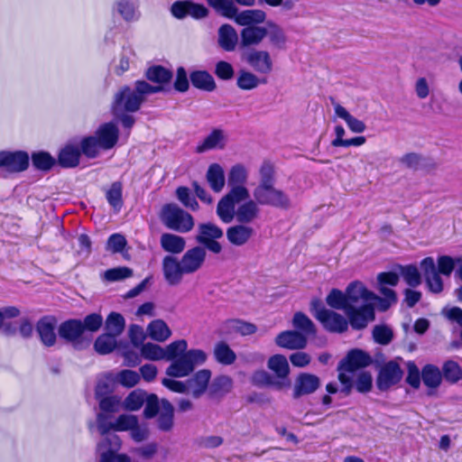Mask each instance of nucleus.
<instances>
[{"label":"nucleus","instance_id":"obj_1","mask_svg":"<svg viewBox=\"0 0 462 462\" xmlns=\"http://www.w3.org/2000/svg\"><path fill=\"white\" fill-rule=\"evenodd\" d=\"M164 90L160 86H152L145 80H136L134 88L124 86L114 96L112 110L137 112L146 97Z\"/></svg>","mask_w":462,"mask_h":462},{"label":"nucleus","instance_id":"obj_2","mask_svg":"<svg viewBox=\"0 0 462 462\" xmlns=\"http://www.w3.org/2000/svg\"><path fill=\"white\" fill-rule=\"evenodd\" d=\"M208 4L222 16L235 20L240 26H255L265 21V13L262 10L250 9L238 12L232 0H206Z\"/></svg>","mask_w":462,"mask_h":462},{"label":"nucleus","instance_id":"obj_3","mask_svg":"<svg viewBox=\"0 0 462 462\" xmlns=\"http://www.w3.org/2000/svg\"><path fill=\"white\" fill-rule=\"evenodd\" d=\"M310 312L320 322L323 328L331 333H343L348 328L347 319L341 314L324 307L319 299L310 301Z\"/></svg>","mask_w":462,"mask_h":462},{"label":"nucleus","instance_id":"obj_4","mask_svg":"<svg viewBox=\"0 0 462 462\" xmlns=\"http://www.w3.org/2000/svg\"><path fill=\"white\" fill-rule=\"evenodd\" d=\"M207 354L201 349H190L180 355L166 369L171 377H184L191 374L197 365H203Z\"/></svg>","mask_w":462,"mask_h":462},{"label":"nucleus","instance_id":"obj_5","mask_svg":"<svg viewBox=\"0 0 462 462\" xmlns=\"http://www.w3.org/2000/svg\"><path fill=\"white\" fill-rule=\"evenodd\" d=\"M161 218L169 229L180 233H187L194 226L192 216L175 204L165 205L162 209Z\"/></svg>","mask_w":462,"mask_h":462},{"label":"nucleus","instance_id":"obj_6","mask_svg":"<svg viewBox=\"0 0 462 462\" xmlns=\"http://www.w3.org/2000/svg\"><path fill=\"white\" fill-rule=\"evenodd\" d=\"M254 199L259 205L270 206L281 209L291 207V200L287 193L276 189L274 184L256 186L253 191Z\"/></svg>","mask_w":462,"mask_h":462},{"label":"nucleus","instance_id":"obj_7","mask_svg":"<svg viewBox=\"0 0 462 462\" xmlns=\"http://www.w3.org/2000/svg\"><path fill=\"white\" fill-rule=\"evenodd\" d=\"M197 231L195 239L199 245L214 254L221 252L222 246L217 240L224 236V232L219 226L211 222L202 223L198 226Z\"/></svg>","mask_w":462,"mask_h":462},{"label":"nucleus","instance_id":"obj_8","mask_svg":"<svg viewBox=\"0 0 462 462\" xmlns=\"http://www.w3.org/2000/svg\"><path fill=\"white\" fill-rule=\"evenodd\" d=\"M345 314L347 322L356 330L364 329L375 318L374 308L371 303H362L359 307L350 306Z\"/></svg>","mask_w":462,"mask_h":462},{"label":"nucleus","instance_id":"obj_9","mask_svg":"<svg viewBox=\"0 0 462 462\" xmlns=\"http://www.w3.org/2000/svg\"><path fill=\"white\" fill-rule=\"evenodd\" d=\"M29 154L23 151L0 152V168H4L9 172L25 171L29 166Z\"/></svg>","mask_w":462,"mask_h":462},{"label":"nucleus","instance_id":"obj_10","mask_svg":"<svg viewBox=\"0 0 462 462\" xmlns=\"http://www.w3.org/2000/svg\"><path fill=\"white\" fill-rule=\"evenodd\" d=\"M403 372L395 361L387 362L379 371L376 385L379 390L386 391L397 384L402 378Z\"/></svg>","mask_w":462,"mask_h":462},{"label":"nucleus","instance_id":"obj_11","mask_svg":"<svg viewBox=\"0 0 462 462\" xmlns=\"http://www.w3.org/2000/svg\"><path fill=\"white\" fill-rule=\"evenodd\" d=\"M171 13L177 19L188 16L201 19L208 15V10L203 5L186 0L174 2L171 6Z\"/></svg>","mask_w":462,"mask_h":462},{"label":"nucleus","instance_id":"obj_12","mask_svg":"<svg viewBox=\"0 0 462 462\" xmlns=\"http://www.w3.org/2000/svg\"><path fill=\"white\" fill-rule=\"evenodd\" d=\"M372 362L373 359L369 354L356 348L350 350L346 356L340 361L338 370L354 373L357 369L367 367Z\"/></svg>","mask_w":462,"mask_h":462},{"label":"nucleus","instance_id":"obj_13","mask_svg":"<svg viewBox=\"0 0 462 462\" xmlns=\"http://www.w3.org/2000/svg\"><path fill=\"white\" fill-rule=\"evenodd\" d=\"M320 384L319 376L309 373H300L295 379L292 397L299 399L303 395L311 394L319 388Z\"/></svg>","mask_w":462,"mask_h":462},{"label":"nucleus","instance_id":"obj_14","mask_svg":"<svg viewBox=\"0 0 462 462\" xmlns=\"http://www.w3.org/2000/svg\"><path fill=\"white\" fill-rule=\"evenodd\" d=\"M206 249L202 246H195L189 249L181 257L182 271L186 274L197 272L202 266L206 259Z\"/></svg>","mask_w":462,"mask_h":462},{"label":"nucleus","instance_id":"obj_15","mask_svg":"<svg viewBox=\"0 0 462 462\" xmlns=\"http://www.w3.org/2000/svg\"><path fill=\"white\" fill-rule=\"evenodd\" d=\"M277 346L282 348L296 350L303 349L308 343L305 335L296 330H285L275 337Z\"/></svg>","mask_w":462,"mask_h":462},{"label":"nucleus","instance_id":"obj_16","mask_svg":"<svg viewBox=\"0 0 462 462\" xmlns=\"http://www.w3.org/2000/svg\"><path fill=\"white\" fill-rule=\"evenodd\" d=\"M95 136L100 144V149H112L117 143L119 130L113 122L101 125L96 131Z\"/></svg>","mask_w":462,"mask_h":462},{"label":"nucleus","instance_id":"obj_17","mask_svg":"<svg viewBox=\"0 0 462 462\" xmlns=\"http://www.w3.org/2000/svg\"><path fill=\"white\" fill-rule=\"evenodd\" d=\"M162 272L166 282L170 285H177L181 280L182 276L186 274L182 271L181 262L178 261L172 255H166L162 260Z\"/></svg>","mask_w":462,"mask_h":462},{"label":"nucleus","instance_id":"obj_18","mask_svg":"<svg viewBox=\"0 0 462 462\" xmlns=\"http://www.w3.org/2000/svg\"><path fill=\"white\" fill-rule=\"evenodd\" d=\"M55 325V319L50 316L40 319L36 324V331L45 346H52L56 343Z\"/></svg>","mask_w":462,"mask_h":462},{"label":"nucleus","instance_id":"obj_19","mask_svg":"<svg viewBox=\"0 0 462 462\" xmlns=\"http://www.w3.org/2000/svg\"><path fill=\"white\" fill-rule=\"evenodd\" d=\"M58 332L65 341L76 344L84 333V326L79 319H69L60 325Z\"/></svg>","mask_w":462,"mask_h":462},{"label":"nucleus","instance_id":"obj_20","mask_svg":"<svg viewBox=\"0 0 462 462\" xmlns=\"http://www.w3.org/2000/svg\"><path fill=\"white\" fill-rule=\"evenodd\" d=\"M346 296L350 306H356L361 300H363L364 303H368V300L376 298L372 291H368L363 283L359 282H353L347 286Z\"/></svg>","mask_w":462,"mask_h":462},{"label":"nucleus","instance_id":"obj_21","mask_svg":"<svg viewBox=\"0 0 462 462\" xmlns=\"http://www.w3.org/2000/svg\"><path fill=\"white\" fill-rule=\"evenodd\" d=\"M211 377V372L208 369H202L197 372L191 378L187 380L189 393L194 398H199L208 389Z\"/></svg>","mask_w":462,"mask_h":462},{"label":"nucleus","instance_id":"obj_22","mask_svg":"<svg viewBox=\"0 0 462 462\" xmlns=\"http://www.w3.org/2000/svg\"><path fill=\"white\" fill-rule=\"evenodd\" d=\"M248 64L257 72L268 74L272 71L273 62L267 51H253L246 57Z\"/></svg>","mask_w":462,"mask_h":462},{"label":"nucleus","instance_id":"obj_23","mask_svg":"<svg viewBox=\"0 0 462 462\" xmlns=\"http://www.w3.org/2000/svg\"><path fill=\"white\" fill-rule=\"evenodd\" d=\"M254 229L251 226L244 224L229 226L226 229V238L230 244L236 246H242L245 245L252 236Z\"/></svg>","mask_w":462,"mask_h":462},{"label":"nucleus","instance_id":"obj_24","mask_svg":"<svg viewBox=\"0 0 462 462\" xmlns=\"http://www.w3.org/2000/svg\"><path fill=\"white\" fill-rule=\"evenodd\" d=\"M191 85L202 91L212 92L217 88L213 76L207 70H193L189 73Z\"/></svg>","mask_w":462,"mask_h":462},{"label":"nucleus","instance_id":"obj_25","mask_svg":"<svg viewBox=\"0 0 462 462\" xmlns=\"http://www.w3.org/2000/svg\"><path fill=\"white\" fill-rule=\"evenodd\" d=\"M157 415L158 429L163 432L171 430L174 425V408L168 400L161 401V411Z\"/></svg>","mask_w":462,"mask_h":462},{"label":"nucleus","instance_id":"obj_26","mask_svg":"<svg viewBox=\"0 0 462 462\" xmlns=\"http://www.w3.org/2000/svg\"><path fill=\"white\" fill-rule=\"evenodd\" d=\"M225 147V134L221 129H214L205 139L196 147L198 153H203L209 150L223 149Z\"/></svg>","mask_w":462,"mask_h":462},{"label":"nucleus","instance_id":"obj_27","mask_svg":"<svg viewBox=\"0 0 462 462\" xmlns=\"http://www.w3.org/2000/svg\"><path fill=\"white\" fill-rule=\"evenodd\" d=\"M256 200L249 199L244 204L240 205L236 212V218L241 224L251 223L257 217L260 208Z\"/></svg>","mask_w":462,"mask_h":462},{"label":"nucleus","instance_id":"obj_28","mask_svg":"<svg viewBox=\"0 0 462 462\" xmlns=\"http://www.w3.org/2000/svg\"><path fill=\"white\" fill-rule=\"evenodd\" d=\"M145 77L148 80L163 88L162 85L169 84L171 81L173 73L162 65H152L145 70Z\"/></svg>","mask_w":462,"mask_h":462},{"label":"nucleus","instance_id":"obj_29","mask_svg":"<svg viewBox=\"0 0 462 462\" xmlns=\"http://www.w3.org/2000/svg\"><path fill=\"white\" fill-rule=\"evenodd\" d=\"M146 331L149 337L157 342H164L171 336V330L162 319L151 321Z\"/></svg>","mask_w":462,"mask_h":462},{"label":"nucleus","instance_id":"obj_30","mask_svg":"<svg viewBox=\"0 0 462 462\" xmlns=\"http://www.w3.org/2000/svg\"><path fill=\"white\" fill-rule=\"evenodd\" d=\"M233 388V380L230 376L221 374L216 376L208 387L209 395L212 397H222L228 393Z\"/></svg>","mask_w":462,"mask_h":462},{"label":"nucleus","instance_id":"obj_31","mask_svg":"<svg viewBox=\"0 0 462 462\" xmlns=\"http://www.w3.org/2000/svg\"><path fill=\"white\" fill-rule=\"evenodd\" d=\"M207 181L215 192H220L225 186V172L221 165L212 163L209 165L207 174Z\"/></svg>","mask_w":462,"mask_h":462},{"label":"nucleus","instance_id":"obj_32","mask_svg":"<svg viewBox=\"0 0 462 462\" xmlns=\"http://www.w3.org/2000/svg\"><path fill=\"white\" fill-rule=\"evenodd\" d=\"M215 360L223 365H233L236 360V353L225 341L217 342L213 350Z\"/></svg>","mask_w":462,"mask_h":462},{"label":"nucleus","instance_id":"obj_33","mask_svg":"<svg viewBox=\"0 0 462 462\" xmlns=\"http://www.w3.org/2000/svg\"><path fill=\"white\" fill-rule=\"evenodd\" d=\"M162 248L171 254H180L185 248V239L181 236L164 233L160 239Z\"/></svg>","mask_w":462,"mask_h":462},{"label":"nucleus","instance_id":"obj_34","mask_svg":"<svg viewBox=\"0 0 462 462\" xmlns=\"http://www.w3.org/2000/svg\"><path fill=\"white\" fill-rule=\"evenodd\" d=\"M80 151L74 145H67L60 152L58 162L63 168H74L79 165Z\"/></svg>","mask_w":462,"mask_h":462},{"label":"nucleus","instance_id":"obj_35","mask_svg":"<svg viewBox=\"0 0 462 462\" xmlns=\"http://www.w3.org/2000/svg\"><path fill=\"white\" fill-rule=\"evenodd\" d=\"M335 114L341 119L345 120L348 128L356 134H361L365 130V125L363 121L354 117L350 113L341 105L336 104L334 106Z\"/></svg>","mask_w":462,"mask_h":462},{"label":"nucleus","instance_id":"obj_36","mask_svg":"<svg viewBox=\"0 0 462 462\" xmlns=\"http://www.w3.org/2000/svg\"><path fill=\"white\" fill-rule=\"evenodd\" d=\"M267 366L279 379H288L290 366L288 360L284 356L277 354L271 356L268 360Z\"/></svg>","mask_w":462,"mask_h":462},{"label":"nucleus","instance_id":"obj_37","mask_svg":"<svg viewBox=\"0 0 462 462\" xmlns=\"http://www.w3.org/2000/svg\"><path fill=\"white\" fill-rule=\"evenodd\" d=\"M421 380L427 387L437 389L442 382V374L439 367L429 364L421 370Z\"/></svg>","mask_w":462,"mask_h":462},{"label":"nucleus","instance_id":"obj_38","mask_svg":"<svg viewBox=\"0 0 462 462\" xmlns=\"http://www.w3.org/2000/svg\"><path fill=\"white\" fill-rule=\"evenodd\" d=\"M292 325L296 331L305 335L306 338L309 336L315 335L316 328L312 320L302 312H296L292 319Z\"/></svg>","mask_w":462,"mask_h":462},{"label":"nucleus","instance_id":"obj_39","mask_svg":"<svg viewBox=\"0 0 462 462\" xmlns=\"http://www.w3.org/2000/svg\"><path fill=\"white\" fill-rule=\"evenodd\" d=\"M236 206L224 196L217 203V215L224 223H230L236 216Z\"/></svg>","mask_w":462,"mask_h":462},{"label":"nucleus","instance_id":"obj_40","mask_svg":"<svg viewBox=\"0 0 462 462\" xmlns=\"http://www.w3.org/2000/svg\"><path fill=\"white\" fill-rule=\"evenodd\" d=\"M122 193L123 186L120 181L113 182L110 189L106 193L107 202L116 211H119L123 207Z\"/></svg>","mask_w":462,"mask_h":462},{"label":"nucleus","instance_id":"obj_41","mask_svg":"<svg viewBox=\"0 0 462 462\" xmlns=\"http://www.w3.org/2000/svg\"><path fill=\"white\" fill-rule=\"evenodd\" d=\"M327 304L334 309L346 311L350 305L347 302L346 292L341 291L338 289H332L326 298Z\"/></svg>","mask_w":462,"mask_h":462},{"label":"nucleus","instance_id":"obj_42","mask_svg":"<svg viewBox=\"0 0 462 462\" xmlns=\"http://www.w3.org/2000/svg\"><path fill=\"white\" fill-rule=\"evenodd\" d=\"M147 398V393L142 389L131 392L124 401V407L127 411H138Z\"/></svg>","mask_w":462,"mask_h":462},{"label":"nucleus","instance_id":"obj_43","mask_svg":"<svg viewBox=\"0 0 462 462\" xmlns=\"http://www.w3.org/2000/svg\"><path fill=\"white\" fill-rule=\"evenodd\" d=\"M116 336L109 333L99 336L94 343L95 350L100 355L111 353L116 346Z\"/></svg>","mask_w":462,"mask_h":462},{"label":"nucleus","instance_id":"obj_44","mask_svg":"<svg viewBox=\"0 0 462 462\" xmlns=\"http://www.w3.org/2000/svg\"><path fill=\"white\" fill-rule=\"evenodd\" d=\"M125 318L117 312H111L106 320V333L119 336L125 328Z\"/></svg>","mask_w":462,"mask_h":462},{"label":"nucleus","instance_id":"obj_45","mask_svg":"<svg viewBox=\"0 0 462 462\" xmlns=\"http://www.w3.org/2000/svg\"><path fill=\"white\" fill-rule=\"evenodd\" d=\"M32 162L37 170L46 171L52 168L56 161L49 152L40 151L32 154Z\"/></svg>","mask_w":462,"mask_h":462},{"label":"nucleus","instance_id":"obj_46","mask_svg":"<svg viewBox=\"0 0 462 462\" xmlns=\"http://www.w3.org/2000/svg\"><path fill=\"white\" fill-rule=\"evenodd\" d=\"M141 356L146 360L159 361L165 358L164 348L153 343H145L140 348Z\"/></svg>","mask_w":462,"mask_h":462},{"label":"nucleus","instance_id":"obj_47","mask_svg":"<svg viewBox=\"0 0 462 462\" xmlns=\"http://www.w3.org/2000/svg\"><path fill=\"white\" fill-rule=\"evenodd\" d=\"M441 374L442 377L451 383H458L462 379V370L460 366L452 360L444 363Z\"/></svg>","mask_w":462,"mask_h":462},{"label":"nucleus","instance_id":"obj_48","mask_svg":"<svg viewBox=\"0 0 462 462\" xmlns=\"http://www.w3.org/2000/svg\"><path fill=\"white\" fill-rule=\"evenodd\" d=\"M219 46L226 51H233L238 44L236 31H218Z\"/></svg>","mask_w":462,"mask_h":462},{"label":"nucleus","instance_id":"obj_49","mask_svg":"<svg viewBox=\"0 0 462 462\" xmlns=\"http://www.w3.org/2000/svg\"><path fill=\"white\" fill-rule=\"evenodd\" d=\"M247 171L244 165L240 163L234 165L228 172V186H244L247 180Z\"/></svg>","mask_w":462,"mask_h":462},{"label":"nucleus","instance_id":"obj_50","mask_svg":"<svg viewBox=\"0 0 462 462\" xmlns=\"http://www.w3.org/2000/svg\"><path fill=\"white\" fill-rule=\"evenodd\" d=\"M401 275L410 287H417L421 283V275L417 266L410 264L400 266Z\"/></svg>","mask_w":462,"mask_h":462},{"label":"nucleus","instance_id":"obj_51","mask_svg":"<svg viewBox=\"0 0 462 462\" xmlns=\"http://www.w3.org/2000/svg\"><path fill=\"white\" fill-rule=\"evenodd\" d=\"M259 79L252 72L240 70L236 79V85L240 89L252 90L259 86Z\"/></svg>","mask_w":462,"mask_h":462},{"label":"nucleus","instance_id":"obj_52","mask_svg":"<svg viewBox=\"0 0 462 462\" xmlns=\"http://www.w3.org/2000/svg\"><path fill=\"white\" fill-rule=\"evenodd\" d=\"M462 258H452L448 255H440L437 259V271L439 274L450 276L457 263H461Z\"/></svg>","mask_w":462,"mask_h":462},{"label":"nucleus","instance_id":"obj_53","mask_svg":"<svg viewBox=\"0 0 462 462\" xmlns=\"http://www.w3.org/2000/svg\"><path fill=\"white\" fill-rule=\"evenodd\" d=\"M100 144L96 136L84 137L80 142V154L83 153L88 158H96L98 155Z\"/></svg>","mask_w":462,"mask_h":462},{"label":"nucleus","instance_id":"obj_54","mask_svg":"<svg viewBox=\"0 0 462 462\" xmlns=\"http://www.w3.org/2000/svg\"><path fill=\"white\" fill-rule=\"evenodd\" d=\"M188 343L184 339L173 341L164 348L166 360L177 359L180 354H184L187 350Z\"/></svg>","mask_w":462,"mask_h":462},{"label":"nucleus","instance_id":"obj_55","mask_svg":"<svg viewBox=\"0 0 462 462\" xmlns=\"http://www.w3.org/2000/svg\"><path fill=\"white\" fill-rule=\"evenodd\" d=\"M252 383L256 386L275 385L281 389L284 383L282 382H273L272 376L264 370H258L252 375Z\"/></svg>","mask_w":462,"mask_h":462},{"label":"nucleus","instance_id":"obj_56","mask_svg":"<svg viewBox=\"0 0 462 462\" xmlns=\"http://www.w3.org/2000/svg\"><path fill=\"white\" fill-rule=\"evenodd\" d=\"M133 275V270L126 266L108 269L104 273V278L108 282H118Z\"/></svg>","mask_w":462,"mask_h":462},{"label":"nucleus","instance_id":"obj_57","mask_svg":"<svg viewBox=\"0 0 462 462\" xmlns=\"http://www.w3.org/2000/svg\"><path fill=\"white\" fill-rule=\"evenodd\" d=\"M267 32L268 31H241V45L248 47L258 44Z\"/></svg>","mask_w":462,"mask_h":462},{"label":"nucleus","instance_id":"obj_58","mask_svg":"<svg viewBox=\"0 0 462 462\" xmlns=\"http://www.w3.org/2000/svg\"><path fill=\"white\" fill-rule=\"evenodd\" d=\"M373 337L376 343L385 346L391 343L393 334L387 326L377 325L373 329Z\"/></svg>","mask_w":462,"mask_h":462},{"label":"nucleus","instance_id":"obj_59","mask_svg":"<svg viewBox=\"0 0 462 462\" xmlns=\"http://www.w3.org/2000/svg\"><path fill=\"white\" fill-rule=\"evenodd\" d=\"M176 196L184 207L194 211L199 209L198 201L187 187H179L176 190Z\"/></svg>","mask_w":462,"mask_h":462},{"label":"nucleus","instance_id":"obj_60","mask_svg":"<svg viewBox=\"0 0 462 462\" xmlns=\"http://www.w3.org/2000/svg\"><path fill=\"white\" fill-rule=\"evenodd\" d=\"M145 407L143 410V416L146 419H152L160 412V401L155 393H147V398L144 402Z\"/></svg>","mask_w":462,"mask_h":462},{"label":"nucleus","instance_id":"obj_61","mask_svg":"<svg viewBox=\"0 0 462 462\" xmlns=\"http://www.w3.org/2000/svg\"><path fill=\"white\" fill-rule=\"evenodd\" d=\"M128 337L134 347L141 348L144 345L146 334L140 325L132 324L128 328Z\"/></svg>","mask_w":462,"mask_h":462},{"label":"nucleus","instance_id":"obj_62","mask_svg":"<svg viewBox=\"0 0 462 462\" xmlns=\"http://www.w3.org/2000/svg\"><path fill=\"white\" fill-rule=\"evenodd\" d=\"M231 189L225 195L236 206L249 199L250 194L245 186H231Z\"/></svg>","mask_w":462,"mask_h":462},{"label":"nucleus","instance_id":"obj_63","mask_svg":"<svg viewBox=\"0 0 462 462\" xmlns=\"http://www.w3.org/2000/svg\"><path fill=\"white\" fill-rule=\"evenodd\" d=\"M116 9L122 17L126 21L136 20L139 16L134 5L129 1H120L116 5Z\"/></svg>","mask_w":462,"mask_h":462},{"label":"nucleus","instance_id":"obj_64","mask_svg":"<svg viewBox=\"0 0 462 462\" xmlns=\"http://www.w3.org/2000/svg\"><path fill=\"white\" fill-rule=\"evenodd\" d=\"M121 447L120 438L114 433H107L105 435L104 439L97 445V450L102 452L104 450L117 451Z\"/></svg>","mask_w":462,"mask_h":462}]
</instances>
